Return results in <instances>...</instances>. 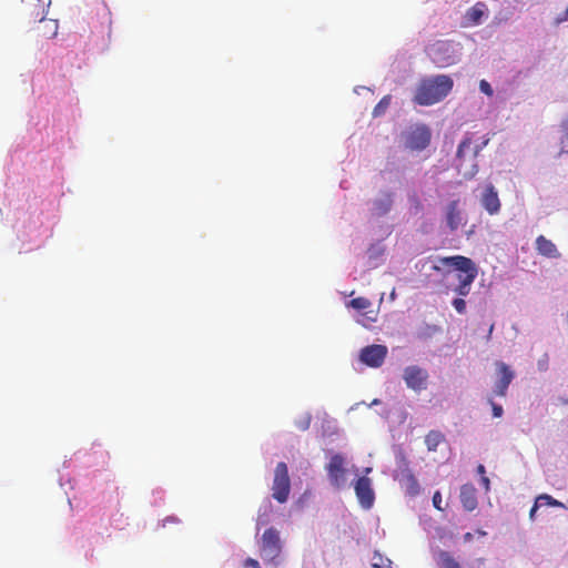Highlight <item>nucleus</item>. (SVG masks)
<instances>
[{
	"mask_svg": "<svg viewBox=\"0 0 568 568\" xmlns=\"http://www.w3.org/2000/svg\"><path fill=\"white\" fill-rule=\"evenodd\" d=\"M568 20V8L555 19V24H560Z\"/></svg>",
	"mask_w": 568,
	"mask_h": 568,
	"instance_id": "obj_30",
	"label": "nucleus"
},
{
	"mask_svg": "<svg viewBox=\"0 0 568 568\" xmlns=\"http://www.w3.org/2000/svg\"><path fill=\"white\" fill-rule=\"evenodd\" d=\"M347 305L354 310L364 311L371 307L372 302L366 297L359 296L351 300Z\"/></svg>",
	"mask_w": 568,
	"mask_h": 568,
	"instance_id": "obj_24",
	"label": "nucleus"
},
{
	"mask_svg": "<svg viewBox=\"0 0 568 568\" xmlns=\"http://www.w3.org/2000/svg\"><path fill=\"white\" fill-rule=\"evenodd\" d=\"M428 55L438 68L457 62L456 45L452 41H437L428 48Z\"/></svg>",
	"mask_w": 568,
	"mask_h": 568,
	"instance_id": "obj_2",
	"label": "nucleus"
},
{
	"mask_svg": "<svg viewBox=\"0 0 568 568\" xmlns=\"http://www.w3.org/2000/svg\"><path fill=\"white\" fill-rule=\"evenodd\" d=\"M373 567H374V568H383V567H381V566H379V565H377V564H373ZM387 568H392V567H390V564L388 565V567H387Z\"/></svg>",
	"mask_w": 568,
	"mask_h": 568,
	"instance_id": "obj_39",
	"label": "nucleus"
},
{
	"mask_svg": "<svg viewBox=\"0 0 568 568\" xmlns=\"http://www.w3.org/2000/svg\"><path fill=\"white\" fill-rule=\"evenodd\" d=\"M390 102H392V95L390 94H387V95H384L379 102L375 105V108L373 109V116L374 118H378L381 115H383L386 110L388 109V106L390 105Z\"/></svg>",
	"mask_w": 568,
	"mask_h": 568,
	"instance_id": "obj_23",
	"label": "nucleus"
},
{
	"mask_svg": "<svg viewBox=\"0 0 568 568\" xmlns=\"http://www.w3.org/2000/svg\"><path fill=\"white\" fill-rule=\"evenodd\" d=\"M453 306L459 314H464L466 312V302L463 298H455L453 301Z\"/></svg>",
	"mask_w": 568,
	"mask_h": 568,
	"instance_id": "obj_26",
	"label": "nucleus"
},
{
	"mask_svg": "<svg viewBox=\"0 0 568 568\" xmlns=\"http://www.w3.org/2000/svg\"><path fill=\"white\" fill-rule=\"evenodd\" d=\"M440 263L445 266H453L454 268L465 273V275L471 274V272H477L474 262L462 255L442 257Z\"/></svg>",
	"mask_w": 568,
	"mask_h": 568,
	"instance_id": "obj_12",
	"label": "nucleus"
},
{
	"mask_svg": "<svg viewBox=\"0 0 568 568\" xmlns=\"http://www.w3.org/2000/svg\"><path fill=\"white\" fill-rule=\"evenodd\" d=\"M282 552V540L280 531L274 528H267L261 539V555L264 559L275 561Z\"/></svg>",
	"mask_w": 568,
	"mask_h": 568,
	"instance_id": "obj_5",
	"label": "nucleus"
},
{
	"mask_svg": "<svg viewBox=\"0 0 568 568\" xmlns=\"http://www.w3.org/2000/svg\"><path fill=\"white\" fill-rule=\"evenodd\" d=\"M354 489L361 506L365 509H369L375 500L372 480L366 476H362L355 481Z\"/></svg>",
	"mask_w": 568,
	"mask_h": 568,
	"instance_id": "obj_9",
	"label": "nucleus"
},
{
	"mask_svg": "<svg viewBox=\"0 0 568 568\" xmlns=\"http://www.w3.org/2000/svg\"><path fill=\"white\" fill-rule=\"evenodd\" d=\"M537 506H552V507H562L564 505L554 499L550 495L541 494L536 498Z\"/></svg>",
	"mask_w": 568,
	"mask_h": 568,
	"instance_id": "obj_25",
	"label": "nucleus"
},
{
	"mask_svg": "<svg viewBox=\"0 0 568 568\" xmlns=\"http://www.w3.org/2000/svg\"><path fill=\"white\" fill-rule=\"evenodd\" d=\"M445 436L439 430H430L425 437V444L428 450H436L438 445L444 442Z\"/></svg>",
	"mask_w": 568,
	"mask_h": 568,
	"instance_id": "obj_21",
	"label": "nucleus"
},
{
	"mask_svg": "<svg viewBox=\"0 0 568 568\" xmlns=\"http://www.w3.org/2000/svg\"><path fill=\"white\" fill-rule=\"evenodd\" d=\"M480 202L483 207L488 212V214L495 215L499 213L501 204L498 196V192L496 191L493 184H488L485 187V191L481 194Z\"/></svg>",
	"mask_w": 568,
	"mask_h": 568,
	"instance_id": "obj_11",
	"label": "nucleus"
},
{
	"mask_svg": "<svg viewBox=\"0 0 568 568\" xmlns=\"http://www.w3.org/2000/svg\"><path fill=\"white\" fill-rule=\"evenodd\" d=\"M497 367L500 374V378L496 383L494 392L497 396L504 397L507 393L509 384L514 379V372L503 362L498 363Z\"/></svg>",
	"mask_w": 568,
	"mask_h": 568,
	"instance_id": "obj_13",
	"label": "nucleus"
},
{
	"mask_svg": "<svg viewBox=\"0 0 568 568\" xmlns=\"http://www.w3.org/2000/svg\"><path fill=\"white\" fill-rule=\"evenodd\" d=\"M59 24L54 19L41 18L36 28L37 36L44 39H52L58 34Z\"/></svg>",
	"mask_w": 568,
	"mask_h": 568,
	"instance_id": "obj_16",
	"label": "nucleus"
},
{
	"mask_svg": "<svg viewBox=\"0 0 568 568\" xmlns=\"http://www.w3.org/2000/svg\"><path fill=\"white\" fill-rule=\"evenodd\" d=\"M433 270H435V271H439V267H438V266H436V265H434V266H433Z\"/></svg>",
	"mask_w": 568,
	"mask_h": 568,
	"instance_id": "obj_40",
	"label": "nucleus"
},
{
	"mask_svg": "<svg viewBox=\"0 0 568 568\" xmlns=\"http://www.w3.org/2000/svg\"><path fill=\"white\" fill-rule=\"evenodd\" d=\"M392 204L393 200L390 194H385L373 202L372 212L376 216H382L390 210Z\"/></svg>",
	"mask_w": 568,
	"mask_h": 568,
	"instance_id": "obj_19",
	"label": "nucleus"
},
{
	"mask_svg": "<svg viewBox=\"0 0 568 568\" xmlns=\"http://www.w3.org/2000/svg\"><path fill=\"white\" fill-rule=\"evenodd\" d=\"M398 469L395 474V479L398 480L400 487L405 490L406 495L415 497L420 493V486L409 468L408 460L404 455L397 460Z\"/></svg>",
	"mask_w": 568,
	"mask_h": 568,
	"instance_id": "obj_3",
	"label": "nucleus"
},
{
	"mask_svg": "<svg viewBox=\"0 0 568 568\" xmlns=\"http://www.w3.org/2000/svg\"><path fill=\"white\" fill-rule=\"evenodd\" d=\"M477 272H471V274L466 275H458L459 284L455 288V292L460 296L468 295L470 291V285L473 284L474 280L476 278Z\"/></svg>",
	"mask_w": 568,
	"mask_h": 568,
	"instance_id": "obj_20",
	"label": "nucleus"
},
{
	"mask_svg": "<svg viewBox=\"0 0 568 568\" xmlns=\"http://www.w3.org/2000/svg\"><path fill=\"white\" fill-rule=\"evenodd\" d=\"M477 471H478L479 474H485V467H484L483 465H478V467H477Z\"/></svg>",
	"mask_w": 568,
	"mask_h": 568,
	"instance_id": "obj_38",
	"label": "nucleus"
},
{
	"mask_svg": "<svg viewBox=\"0 0 568 568\" xmlns=\"http://www.w3.org/2000/svg\"><path fill=\"white\" fill-rule=\"evenodd\" d=\"M432 133L426 125H417L405 135V146L413 151H422L430 143Z\"/></svg>",
	"mask_w": 568,
	"mask_h": 568,
	"instance_id": "obj_7",
	"label": "nucleus"
},
{
	"mask_svg": "<svg viewBox=\"0 0 568 568\" xmlns=\"http://www.w3.org/2000/svg\"><path fill=\"white\" fill-rule=\"evenodd\" d=\"M479 89L483 93H485L488 97H491L494 93L491 85L486 80H481L479 82Z\"/></svg>",
	"mask_w": 568,
	"mask_h": 568,
	"instance_id": "obj_28",
	"label": "nucleus"
},
{
	"mask_svg": "<svg viewBox=\"0 0 568 568\" xmlns=\"http://www.w3.org/2000/svg\"><path fill=\"white\" fill-rule=\"evenodd\" d=\"M491 407H493V416L494 417H501L503 416L504 409H503V407L500 405H497V404L491 402Z\"/></svg>",
	"mask_w": 568,
	"mask_h": 568,
	"instance_id": "obj_29",
	"label": "nucleus"
},
{
	"mask_svg": "<svg viewBox=\"0 0 568 568\" xmlns=\"http://www.w3.org/2000/svg\"><path fill=\"white\" fill-rule=\"evenodd\" d=\"M345 459L341 454H335L331 457L328 464L326 465V471L329 478L331 484L339 488L345 481V468H344Z\"/></svg>",
	"mask_w": 568,
	"mask_h": 568,
	"instance_id": "obj_10",
	"label": "nucleus"
},
{
	"mask_svg": "<svg viewBox=\"0 0 568 568\" xmlns=\"http://www.w3.org/2000/svg\"><path fill=\"white\" fill-rule=\"evenodd\" d=\"M442 503H443V498H442V494L440 491H435L434 495H433V505L436 509L443 511L444 508L442 506Z\"/></svg>",
	"mask_w": 568,
	"mask_h": 568,
	"instance_id": "obj_27",
	"label": "nucleus"
},
{
	"mask_svg": "<svg viewBox=\"0 0 568 568\" xmlns=\"http://www.w3.org/2000/svg\"><path fill=\"white\" fill-rule=\"evenodd\" d=\"M481 484L485 486L486 490H488V489H489V484H490V481H489V478H488V477L483 476V478H481Z\"/></svg>",
	"mask_w": 568,
	"mask_h": 568,
	"instance_id": "obj_34",
	"label": "nucleus"
},
{
	"mask_svg": "<svg viewBox=\"0 0 568 568\" xmlns=\"http://www.w3.org/2000/svg\"><path fill=\"white\" fill-rule=\"evenodd\" d=\"M438 564L440 568H462L458 561L447 551H440Z\"/></svg>",
	"mask_w": 568,
	"mask_h": 568,
	"instance_id": "obj_22",
	"label": "nucleus"
},
{
	"mask_svg": "<svg viewBox=\"0 0 568 568\" xmlns=\"http://www.w3.org/2000/svg\"><path fill=\"white\" fill-rule=\"evenodd\" d=\"M488 9L484 2H477L471 8H469L465 13V24L466 26H478L483 18L487 16Z\"/></svg>",
	"mask_w": 568,
	"mask_h": 568,
	"instance_id": "obj_15",
	"label": "nucleus"
},
{
	"mask_svg": "<svg viewBox=\"0 0 568 568\" xmlns=\"http://www.w3.org/2000/svg\"><path fill=\"white\" fill-rule=\"evenodd\" d=\"M538 507H539V506H537V501L535 500V504H534V506L531 507L530 513H529V517H530V519H534V518H535V514H536V511H537Z\"/></svg>",
	"mask_w": 568,
	"mask_h": 568,
	"instance_id": "obj_33",
	"label": "nucleus"
},
{
	"mask_svg": "<svg viewBox=\"0 0 568 568\" xmlns=\"http://www.w3.org/2000/svg\"><path fill=\"white\" fill-rule=\"evenodd\" d=\"M428 377V372L417 365L407 366L403 372V379L406 386L415 392L427 388Z\"/></svg>",
	"mask_w": 568,
	"mask_h": 568,
	"instance_id": "obj_6",
	"label": "nucleus"
},
{
	"mask_svg": "<svg viewBox=\"0 0 568 568\" xmlns=\"http://www.w3.org/2000/svg\"><path fill=\"white\" fill-rule=\"evenodd\" d=\"M388 349L385 345L373 344L361 349L359 359L369 367H381L387 356Z\"/></svg>",
	"mask_w": 568,
	"mask_h": 568,
	"instance_id": "obj_8",
	"label": "nucleus"
},
{
	"mask_svg": "<svg viewBox=\"0 0 568 568\" xmlns=\"http://www.w3.org/2000/svg\"><path fill=\"white\" fill-rule=\"evenodd\" d=\"M562 129H564V132H565V138L568 140V120L562 122Z\"/></svg>",
	"mask_w": 568,
	"mask_h": 568,
	"instance_id": "obj_35",
	"label": "nucleus"
},
{
	"mask_svg": "<svg viewBox=\"0 0 568 568\" xmlns=\"http://www.w3.org/2000/svg\"><path fill=\"white\" fill-rule=\"evenodd\" d=\"M272 491L273 498L280 504L287 501L291 491V480L287 465L284 462L278 463L275 467Z\"/></svg>",
	"mask_w": 568,
	"mask_h": 568,
	"instance_id": "obj_4",
	"label": "nucleus"
},
{
	"mask_svg": "<svg viewBox=\"0 0 568 568\" xmlns=\"http://www.w3.org/2000/svg\"><path fill=\"white\" fill-rule=\"evenodd\" d=\"M460 503L465 510L473 511L478 506L477 490L473 484H465L460 487Z\"/></svg>",
	"mask_w": 568,
	"mask_h": 568,
	"instance_id": "obj_14",
	"label": "nucleus"
},
{
	"mask_svg": "<svg viewBox=\"0 0 568 568\" xmlns=\"http://www.w3.org/2000/svg\"><path fill=\"white\" fill-rule=\"evenodd\" d=\"M308 425H310V420H306L305 423H302V425L300 426V428H301L302 430H305V429H307V428H308Z\"/></svg>",
	"mask_w": 568,
	"mask_h": 568,
	"instance_id": "obj_36",
	"label": "nucleus"
},
{
	"mask_svg": "<svg viewBox=\"0 0 568 568\" xmlns=\"http://www.w3.org/2000/svg\"><path fill=\"white\" fill-rule=\"evenodd\" d=\"M471 538H473V535H471L470 532H466V534H465V536H464V539H465L466 541L471 540Z\"/></svg>",
	"mask_w": 568,
	"mask_h": 568,
	"instance_id": "obj_37",
	"label": "nucleus"
},
{
	"mask_svg": "<svg viewBox=\"0 0 568 568\" xmlns=\"http://www.w3.org/2000/svg\"><path fill=\"white\" fill-rule=\"evenodd\" d=\"M446 222L450 231H456L462 225V212L458 209L457 200L447 205Z\"/></svg>",
	"mask_w": 568,
	"mask_h": 568,
	"instance_id": "obj_18",
	"label": "nucleus"
},
{
	"mask_svg": "<svg viewBox=\"0 0 568 568\" xmlns=\"http://www.w3.org/2000/svg\"><path fill=\"white\" fill-rule=\"evenodd\" d=\"M244 567L245 568H261L258 561L256 559H253V558H247L244 561Z\"/></svg>",
	"mask_w": 568,
	"mask_h": 568,
	"instance_id": "obj_31",
	"label": "nucleus"
},
{
	"mask_svg": "<svg viewBox=\"0 0 568 568\" xmlns=\"http://www.w3.org/2000/svg\"><path fill=\"white\" fill-rule=\"evenodd\" d=\"M469 145H470V141L469 140L462 141L460 144L458 145L457 155L462 156V154L464 152V149L468 148Z\"/></svg>",
	"mask_w": 568,
	"mask_h": 568,
	"instance_id": "obj_32",
	"label": "nucleus"
},
{
	"mask_svg": "<svg viewBox=\"0 0 568 568\" xmlns=\"http://www.w3.org/2000/svg\"><path fill=\"white\" fill-rule=\"evenodd\" d=\"M536 250L540 255L549 258H558L560 256L556 245L544 235L537 236Z\"/></svg>",
	"mask_w": 568,
	"mask_h": 568,
	"instance_id": "obj_17",
	"label": "nucleus"
},
{
	"mask_svg": "<svg viewBox=\"0 0 568 568\" xmlns=\"http://www.w3.org/2000/svg\"><path fill=\"white\" fill-rule=\"evenodd\" d=\"M566 403H568V400Z\"/></svg>",
	"mask_w": 568,
	"mask_h": 568,
	"instance_id": "obj_41",
	"label": "nucleus"
},
{
	"mask_svg": "<svg viewBox=\"0 0 568 568\" xmlns=\"http://www.w3.org/2000/svg\"><path fill=\"white\" fill-rule=\"evenodd\" d=\"M454 85L450 77L440 74L423 79L414 95V102L418 105H432L448 95Z\"/></svg>",
	"mask_w": 568,
	"mask_h": 568,
	"instance_id": "obj_1",
	"label": "nucleus"
}]
</instances>
